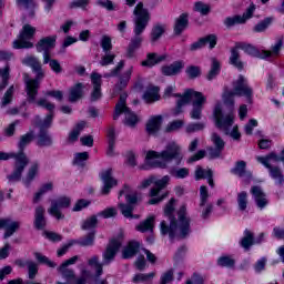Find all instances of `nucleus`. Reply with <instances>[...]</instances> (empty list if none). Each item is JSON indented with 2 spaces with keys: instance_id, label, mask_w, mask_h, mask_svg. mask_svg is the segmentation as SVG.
<instances>
[{
  "instance_id": "f704fd0d",
  "label": "nucleus",
  "mask_w": 284,
  "mask_h": 284,
  "mask_svg": "<svg viewBox=\"0 0 284 284\" xmlns=\"http://www.w3.org/2000/svg\"><path fill=\"white\" fill-rule=\"evenodd\" d=\"M53 121H54V113H48L42 121L40 120L37 122V126L39 128V130L49 132V130L52 128Z\"/></svg>"
},
{
  "instance_id": "f3484780",
  "label": "nucleus",
  "mask_w": 284,
  "mask_h": 284,
  "mask_svg": "<svg viewBox=\"0 0 284 284\" xmlns=\"http://www.w3.org/2000/svg\"><path fill=\"white\" fill-rule=\"evenodd\" d=\"M0 223L4 225L1 226L4 230L3 239H10V236H14L19 227H21V223L18 221H12L10 219H0Z\"/></svg>"
},
{
  "instance_id": "58836bf2",
  "label": "nucleus",
  "mask_w": 284,
  "mask_h": 284,
  "mask_svg": "<svg viewBox=\"0 0 284 284\" xmlns=\"http://www.w3.org/2000/svg\"><path fill=\"white\" fill-rule=\"evenodd\" d=\"M223 24L230 30V28H234V26H243L244 22L241 18V14H235L233 17H226L223 21Z\"/></svg>"
},
{
  "instance_id": "cd10ccee",
  "label": "nucleus",
  "mask_w": 284,
  "mask_h": 284,
  "mask_svg": "<svg viewBox=\"0 0 284 284\" xmlns=\"http://www.w3.org/2000/svg\"><path fill=\"white\" fill-rule=\"evenodd\" d=\"M154 216H149L144 221L140 222V224L135 226V230L142 234H145V232H154Z\"/></svg>"
},
{
  "instance_id": "72a5a7b5",
  "label": "nucleus",
  "mask_w": 284,
  "mask_h": 284,
  "mask_svg": "<svg viewBox=\"0 0 284 284\" xmlns=\"http://www.w3.org/2000/svg\"><path fill=\"white\" fill-rule=\"evenodd\" d=\"M12 48L14 50H30L31 48H34V43L29 41L27 38L19 36V39L13 41Z\"/></svg>"
},
{
  "instance_id": "a878e982",
  "label": "nucleus",
  "mask_w": 284,
  "mask_h": 284,
  "mask_svg": "<svg viewBox=\"0 0 284 284\" xmlns=\"http://www.w3.org/2000/svg\"><path fill=\"white\" fill-rule=\"evenodd\" d=\"M243 234L244 236L241 239L240 245L247 252L252 248V245H254V233L248 229H245Z\"/></svg>"
},
{
  "instance_id": "a18cd8bd",
  "label": "nucleus",
  "mask_w": 284,
  "mask_h": 284,
  "mask_svg": "<svg viewBox=\"0 0 284 284\" xmlns=\"http://www.w3.org/2000/svg\"><path fill=\"white\" fill-rule=\"evenodd\" d=\"M156 276L154 272L151 273H138L133 276V283H150Z\"/></svg>"
},
{
  "instance_id": "c85d7f7f",
  "label": "nucleus",
  "mask_w": 284,
  "mask_h": 284,
  "mask_svg": "<svg viewBox=\"0 0 284 284\" xmlns=\"http://www.w3.org/2000/svg\"><path fill=\"white\" fill-rule=\"evenodd\" d=\"M97 240V231L92 230L84 237L80 240H75V245H80L81 247H92L94 245V241Z\"/></svg>"
},
{
  "instance_id": "9b49d317",
  "label": "nucleus",
  "mask_w": 284,
  "mask_h": 284,
  "mask_svg": "<svg viewBox=\"0 0 284 284\" xmlns=\"http://www.w3.org/2000/svg\"><path fill=\"white\" fill-rule=\"evenodd\" d=\"M185 68V62L183 60H178L171 64H164L161 67V74L163 77H179L183 69Z\"/></svg>"
},
{
  "instance_id": "a211bd4d",
  "label": "nucleus",
  "mask_w": 284,
  "mask_h": 284,
  "mask_svg": "<svg viewBox=\"0 0 284 284\" xmlns=\"http://www.w3.org/2000/svg\"><path fill=\"white\" fill-rule=\"evenodd\" d=\"M231 174L239 176L240 179H252V171H247V162L240 160L235 162L234 168L230 170Z\"/></svg>"
},
{
  "instance_id": "a19ab883",
  "label": "nucleus",
  "mask_w": 284,
  "mask_h": 284,
  "mask_svg": "<svg viewBox=\"0 0 284 284\" xmlns=\"http://www.w3.org/2000/svg\"><path fill=\"white\" fill-rule=\"evenodd\" d=\"M99 225V219L97 215H91L87 220H84L81 224V230L88 231V230H95V227Z\"/></svg>"
},
{
  "instance_id": "bf43d9fd",
  "label": "nucleus",
  "mask_w": 284,
  "mask_h": 284,
  "mask_svg": "<svg viewBox=\"0 0 284 284\" xmlns=\"http://www.w3.org/2000/svg\"><path fill=\"white\" fill-rule=\"evenodd\" d=\"M205 130V123L203 122H192L186 125V134H192L194 132H201Z\"/></svg>"
},
{
  "instance_id": "338daca9",
  "label": "nucleus",
  "mask_w": 284,
  "mask_h": 284,
  "mask_svg": "<svg viewBox=\"0 0 284 284\" xmlns=\"http://www.w3.org/2000/svg\"><path fill=\"white\" fill-rule=\"evenodd\" d=\"M183 125H185V122L183 120H174L166 125L165 132H176L178 130H181Z\"/></svg>"
},
{
  "instance_id": "5701e85b",
  "label": "nucleus",
  "mask_w": 284,
  "mask_h": 284,
  "mask_svg": "<svg viewBox=\"0 0 284 284\" xmlns=\"http://www.w3.org/2000/svg\"><path fill=\"white\" fill-rule=\"evenodd\" d=\"M53 143L54 141L52 140V135H50V131L39 130L37 140L38 148H50Z\"/></svg>"
},
{
  "instance_id": "b1692460",
  "label": "nucleus",
  "mask_w": 284,
  "mask_h": 284,
  "mask_svg": "<svg viewBox=\"0 0 284 284\" xmlns=\"http://www.w3.org/2000/svg\"><path fill=\"white\" fill-rule=\"evenodd\" d=\"M89 267H94V281L99 283V278L103 275V264L99 262V255H93L91 258L88 260Z\"/></svg>"
},
{
  "instance_id": "473e14b6",
  "label": "nucleus",
  "mask_w": 284,
  "mask_h": 284,
  "mask_svg": "<svg viewBox=\"0 0 284 284\" xmlns=\"http://www.w3.org/2000/svg\"><path fill=\"white\" fill-rule=\"evenodd\" d=\"M216 265L219 267H227V270H234L236 267V260L230 255H222L217 258Z\"/></svg>"
},
{
  "instance_id": "e433bc0d",
  "label": "nucleus",
  "mask_w": 284,
  "mask_h": 284,
  "mask_svg": "<svg viewBox=\"0 0 284 284\" xmlns=\"http://www.w3.org/2000/svg\"><path fill=\"white\" fill-rule=\"evenodd\" d=\"M169 174L173 176V179H187L190 176V170L187 168H171Z\"/></svg>"
},
{
  "instance_id": "4d7b16f0",
  "label": "nucleus",
  "mask_w": 284,
  "mask_h": 284,
  "mask_svg": "<svg viewBox=\"0 0 284 284\" xmlns=\"http://www.w3.org/2000/svg\"><path fill=\"white\" fill-rule=\"evenodd\" d=\"M237 205L241 212L247 210V192L242 191L237 194Z\"/></svg>"
},
{
  "instance_id": "ddd939ff",
  "label": "nucleus",
  "mask_w": 284,
  "mask_h": 284,
  "mask_svg": "<svg viewBox=\"0 0 284 284\" xmlns=\"http://www.w3.org/2000/svg\"><path fill=\"white\" fill-rule=\"evenodd\" d=\"M163 125V115H152L145 124V132L149 135L159 134Z\"/></svg>"
},
{
  "instance_id": "4468645a",
  "label": "nucleus",
  "mask_w": 284,
  "mask_h": 284,
  "mask_svg": "<svg viewBox=\"0 0 284 284\" xmlns=\"http://www.w3.org/2000/svg\"><path fill=\"white\" fill-rule=\"evenodd\" d=\"M168 59L166 54H159L156 52H149L146 53L145 60L141 61L140 65L142 68L152 69L154 65H159V63H163Z\"/></svg>"
},
{
  "instance_id": "bb28decb",
  "label": "nucleus",
  "mask_w": 284,
  "mask_h": 284,
  "mask_svg": "<svg viewBox=\"0 0 284 284\" xmlns=\"http://www.w3.org/2000/svg\"><path fill=\"white\" fill-rule=\"evenodd\" d=\"M80 99H83V83L78 82L70 90L69 101L75 103V101H79Z\"/></svg>"
},
{
  "instance_id": "aec40b11",
  "label": "nucleus",
  "mask_w": 284,
  "mask_h": 284,
  "mask_svg": "<svg viewBox=\"0 0 284 284\" xmlns=\"http://www.w3.org/2000/svg\"><path fill=\"white\" fill-rule=\"evenodd\" d=\"M33 225L38 231H45L48 221L45 220V209L42 205L36 207Z\"/></svg>"
},
{
  "instance_id": "c9c22d12",
  "label": "nucleus",
  "mask_w": 284,
  "mask_h": 284,
  "mask_svg": "<svg viewBox=\"0 0 284 284\" xmlns=\"http://www.w3.org/2000/svg\"><path fill=\"white\" fill-rule=\"evenodd\" d=\"M273 21H274V18L272 17L264 18L262 21L257 22L253 27V32H256V33L265 32V30H267V28L272 26Z\"/></svg>"
},
{
  "instance_id": "423d86ee",
  "label": "nucleus",
  "mask_w": 284,
  "mask_h": 284,
  "mask_svg": "<svg viewBox=\"0 0 284 284\" xmlns=\"http://www.w3.org/2000/svg\"><path fill=\"white\" fill-rule=\"evenodd\" d=\"M192 103V109L190 111V118L193 121H201L203 119V110L205 103H207V98L201 91H194V89H186L184 91L183 99L176 101L173 114L179 116L183 112V105Z\"/></svg>"
},
{
  "instance_id": "7ed1b4c3",
  "label": "nucleus",
  "mask_w": 284,
  "mask_h": 284,
  "mask_svg": "<svg viewBox=\"0 0 284 284\" xmlns=\"http://www.w3.org/2000/svg\"><path fill=\"white\" fill-rule=\"evenodd\" d=\"M22 63L23 65L31 68L33 74H36L34 79L24 80L28 103H36L38 108H43L44 110H48L49 113H54V103L48 102L45 99L37 101L39 89L41 88V81L45 79V72L43 71L41 61H39V58L34 55H29L22 60Z\"/></svg>"
},
{
  "instance_id": "09e8293b",
  "label": "nucleus",
  "mask_w": 284,
  "mask_h": 284,
  "mask_svg": "<svg viewBox=\"0 0 284 284\" xmlns=\"http://www.w3.org/2000/svg\"><path fill=\"white\" fill-rule=\"evenodd\" d=\"M42 236H44L47 239V241H50L51 243H61V241H63V235H61L54 231L44 230L42 232Z\"/></svg>"
},
{
  "instance_id": "393cba45",
  "label": "nucleus",
  "mask_w": 284,
  "mask_h": 284,
  "mask_svg": "<svg viewBox=\"0 0 284 284\" xmlns=\"http://www.w3.org/2000/svg\"><path fill=\"white\" fill-rule=\"evenodd\" d=\"M219 74H221V61H219L216 58H212L211 69L206 74V81H214Z\"/></svg>"
},
{
  "instance_id": "7c9ffc66",
  "label": "nucleus",
  "mask_w": 284,
  "mask_h": 284,
  "mask_svg": "<svg viewBox=\"0 0 284 284\" xmlns=\"http://www.w3.org/2000/svg\"><path fill=\"white\" fill-rule=\"evenodd\" d=\"M165 34V24L156 23L152 27L150 33V41L151 43H156L161 37Z\"/></svg>"
},
{
  "instance_id": "e2e57ef3",
  "label": "nucleus",
  "mask_w": 284,
  "mask_h": 284,
  "mask_svg": "<svg viewBox=\"0 0 284 284\" xmlns=\"http://www.w3.org/2000/svg\"><path fill=\"white\" fill-rule=\"evenodd\" d=\"M27 267L30 281H34L37 274H39V265L32 261H27Z\"/></svg>"
},
{
  "instance_id": "39448f33",
  "label": "nucleus",
  "mask_w": 284,
  "mask_h": 284,
  "mask_svg": "<svg viewBox=\"0 0 284 284\" xmlns=\"http://www.w3.org/2000/svg\"><path fill=\"white\" fill-rule=\"evenodd\" d=\"M134 16V37L131 38L128 48H126V58L134 59V54H136V50H140L141 45H143V32H145V28L150 23V11L144 8L143 2H138L133 10Z\"/></svg>"
},
{
  "instance_id": "dca6fc26",
  "label": "nucleus",
  "mask_w": 284,
  "mask_h": 284,
  "mask_svg": "<svg viewBox=\"0 0 284 284\" xmlns=\"http://www.w3.org/2000/svg\"><path fill=\"white\" fill-rule=\"evenodd\" d=\"M251 194L260 210L267 207V203L270 202L267 201V195L265 194V192H263V189H261V186L253 185L251 187Z\"/></svg>"
},
{
  "instance_id": "6e6552de",
  "label": "nucleus",
  "mask_w": 284,
  "mask_h": 284,
  "mask_svg": "<svg viewBox=\"0 0 284 284\" xmlns=\"http://www.w3.org/2000/svg\"><path fill=\"white\" fill-rule=\"evenodd\" d=\"M36 135L34 131H29L26 134L20 136V140L18 142V153L14 154L16 156V164L13 172L9 175H7L8 181L10 182H19L21 181V176H23V171L28 166V163H30V160H28V155H26V148L34 141Z\"/></svg>"
},
{
  "instance_id": "603ef678",
  "label": "nucleus",
  "mask_w": 284,
  "mask_h": 284,
  "mask_svg": "<svg viewBox=\"0 0 284 284\" xmlns=\"http://www.w3.org/2000/svg\"><path fill=\"white\" fill-rule=\"evenodd\" d=\"M134 206L128 204V203H120L119 204V210L121 212V214L124 216V219H129L134 216Z\"/></svg>"
},
{
  "instance_id": "9d476101",
  "label": "nucleus",
  "mask_w": 284,
  "mask_h": 284,
  "mask_svg": "<svg viewBox=\"0 0 284 284\" xmlns=\"http://www.w3.org/2000/svg\"><path fill=\"white\" fill-rule=\"evenodd\" d=\"M100 180L102 181L103 185L101 189V194L103 196H108L110 192H112V187H116L119 185V181L112 176V168L103 170L100 174Z\"/></svg>"
},
{
  "instance_id": "6ab92c4d",
  "label": "nucleus",
  "mask_w": 284,
  "mask_h": 284,
  "mask_svg": "<svg viewBox=\"0 0 284 284\" xmlns=\"http://www.w3.org/2000/svg\"><path fill=\"white\" fill-rule=\"evenodd\" d=\"M140 252H141V242L136 240H132L122 250V258L124 260L134 258V256H136V254H139Z\"/></svg>"
},
{
  "instance_id": "79ce46f5",
  "label": "nucleus",
  "mask_w": 284,
  "mask_h": 284,
  "mask_svg": "<svg viewBox=\"0 0 284 284\" xmlns=\"http://www.w3.org/2000/svg\"><path fill=\"white\" fill-rule=\"evenodd\" d=\"M139 123V115L132 111V109L126 112L124 118V125H128L129 128H136V124Z\"/></svg>"
},
{
  "instance_id": "412c9836",
  "label": "nucleus",
  "mask_w": 284,
  "mask_h": 284,
  "mask_svg": "<svg viewBox=\"0 0 284 284\" xmlns=\"http://www.w3.org/2000/svg\"><path fill=\"white\" fill-rule=\"evenodd\" d=\"M132 72H134V67H130L120 75L119 82L115 84L116 92H123V90L128 88V83H130V79H132Z\"/></svg>"
},
{
  "instance_id": "1a4fd4ad",
  "label": "nucleus",
  "mask_w": 284,
  "mask_h": 284,
  "mask_svg": "<svg viewBox=\"0 0 284 284\" xmlns=\"http://www.w3.org/2000/svg\"><path fill=\"white\" fill-rule=\"evenodd\" d=\"M72 205V200L69 196H60L57 201L51 203L49 209V214L53 216L57 221H63L65 215L61 212V210H68Z\"/></svg>"
},
{
  "instance_id": "c756f323",
  "label": "nucleus",
  "mask_w": 284,
  "mask_h": 284,
  "mask_svg": "<svg viewBox=\"0 0 284 284\" xmlns=\"http://www.w3.org/2000/svg\"><path fill=\"white\" fill-rule=\"evenodd\" d=\"M37 174H39V162H33L27 173L26 179L23 180V185L26 187H30V185H32V181L37 179Z\"/></svg>"
},
{
  "instance_id": "6e6d98bb",
  "label": "nucleus",
  "mask_w": 284,
  "mask_h": 284,
  "mask_svg": "<svg viewBox=\"0 0 284 284\" xmlns=\"http://www.w3.org/2000/svg\"><path fill=\"white\" fill-rule=\"evenodd\" d=\"M88 6H90V0H73L69 3V9L77 10L80 8V10H88Z\"/></svg>"
},
{
  "instance_id": "13d9d810",
  "label": "nucleus",
  "mask_w": 284,
  "mask_h": 284,
  "mask_svg": "<svg viewBox=\"0 0 284 284\" xmlns=\"http://www.w3.org/2000/svg\"><path fill=\"white\" fill-rule=\"evenodd\" d=\"M92 201L85 199H79L72 207V212H82L85 207H90Z\"/></svg>"
},
{
  "instance_id": "774afa93",
  "label": "nucleus",
  "mask_w": 284,
  "mask_h": 284,
  "mask_svg": "<svg viewBox=\"0 0 284 284\" xmlns=\"http://www.w3.org/2000/svg\"><path fill=\"white\" fill-rule=\"evenodd\" d=\"M34 257L38 262L42 263L43 265H48V267H57V264L53 261H51L50 258H48V256L39 252L34 253Z\"/></svg>"
},
{
  "instance_id": "49530a36",
  "label": "nucleus",
  "mask_w": 284,
  "mask_h": 284,
  "mask_svg": "<svg viewBox=\"0 0 284 284\" xmlns=\"http://www.w3.org/2000/svg\"><path fill=\"white\" fill-rule=\"evenodd\" d=\"M36 33H37V29L34 27H32L30 24H24L20 32V37L22 39H27L30 41V39H34Z\"/></svg>"
},
{
  "instance_id": "8fccbe9b",
  "label": "nucleus",
  "mask_w": 284,
  "mask_h": 284,
  "mask_svg": "<svg viewBox=\"0 0 284 284\" xmlns=\"http://www.w3.org/2000/svg\"><path fill=\"white\" fill-rule=\"evenodd\" d=\"M143 99L146 103H152L159 99V88L153 87L143 93Z\"/></svg>"
},
{
  "instance_id": "f257e3e1",
  "label": "nucleus",
  "mask_w": 284,
  "mask_h": 284,
  "mask_svg": "<svg viewBox=\"0 0 284 284\" xmlns=\"http://www.w3.org/2000/svg\"><path fill=\"white\" fill-rule=\"evenodd\" d=\"M232 85V91H225L223 93V103L229 108L230 112L226 115H223V109L221 105H216L213 110L215 125L220 130H227V128H232V125H234L235 97H243L248 105L254 103V89L250 85V81H247L245 75L240 74L237 79L233 81Z\"/></svg>"
},
{
  "instance_id": "680f3d73",
  "label": "nucleus",
  "mask_w": 284,
  "mask_h": 284,
  "mask_svg": "<svg viewBox=\"0 0 284 284\" xmlns=\"http://www.w3.org/2000/svg\"><path fill=\"white\" fill-rule=\"evenodd\" d=\"M210 199V191L207 186L201 185L200 186V207H205L207 205V200Z\"/></svg>"
},
{
  "instance_id": "2eb2a0df",
  "label": "nucleus",
  "mask_w": 284,
  "mask_h": 284,
  "mask_svg": "<svg viewBox=\"0 0 284 284\" xmlns=\"http://www.w3.org/2000/svg\"><path fill=\"white\" fill-rule=\"evenodd\" d=\"M190 26V14L187 12L181 13L179 18H176L173 32L175 37H181L185 30H187V27Z\"/></svg>"
},
{
  "instance_id": "c03bdc74",
  "label": "nucleus",
  "mask_w": 284,
  "mask_h": 284,
  "mask_svg": "<svg viewBox=\"0 0 284 284\" xmlns=\"http://www.w3.org/2000/svg\"><path fill=\"white\" fill-rule=\"evenodd\" d=\"M185 74H186L187 79H190L191 81H194V79H199V77H201V74H202L201 67L189 65L185 69Z\"/></svg>"
},
{
  "instance_id": "69168bd1",
  "label": "nucleus",
  "mask_w": 284,
  "mask_h": 284,
  "mask_svg": "<svg viewBox=\"0 0 284 284\" xmlns=\"http://www.w3.org/2000/svg\"><path fill=\"white\" fill-rule=\"evenodd\" d=\"M116 251H112L111 248H105V251L102 254L103 257V265H110L112 261L116 257Z\"/></svg>"
},
{
  "instance_id": "de8ad7c7",
  "label": "nucleus",
  "mask_w": 284,
  "mask_h": 284,
  "mask_svg": "<svg viewBox=\"0 0 284 284\" xmlns=\"http://www.w3.org/2000/svg\"><path fill=\"white\" fill-rule=\"evenodd\" d=\"M14 97V85H10L8 90L4 92L1 98V108H6V105H10L12 103V99Z\"/></svg>"
},
{
  "instance_id": "ea45409f",
  "label": "nucleus",
  "mask_w": 284,
  "mask_h": 284,
  "mask_svg": "<svg viewBox=\"0 0 284 284\" xmlns=\"http://www.w3.org/2000/svg\"><path fill=\"white\" fill-rule=\"evenodd\" d=\"M90 159V153L88 151L78 152L73 158V165H79V168H83L85 165V161Z\"/></svg>"
},
{
  "instance_id": "3c124183",
  "label": "nucleus",
  "mask_w": 284,
  "mask_h": 284,
  "mask_svg": "<svg viewBox=\"0 0 284 284\" xmlns=\"http://www.w3.org/2000/svg\"><path fill=\"white\" fill-rule=\"evenodd\" d=\"M130 108L128 106V104H119L116 103L114 106V112H113V121H119V116H121V114H128V112H130Z\"/></svg>"
},
{
  "instance_id": "f8f14e48",
  "label": "nucleus",
  "mask_w": 284,
  "mask_h": 284,
  "mask_svg": "<svg viewBox=\"0 0 284 284\" xmlns=\"http://www.w3.org/2000/svg\"><path fill=\"white\" fill-rule=\"evenodd\" d=\"M55 48L57 34L43 37L36 43L37 52H48L54 50Z\"/></svg>"
},
{
  "instance_id": "0eeeda50",
  "label": "nucleus",
  "mask_w": 284,
  "mask_h": 284,
  "mask_svg": "<svg viewBox=\"0 0 284 284\" xmlns=\"http://www.w3.org/2000/svg\"><path fill=\"white\" fill-rule=\"evenodd\" d=\"M239 50H243L248 57L254 59H271L272 52L270 50H258L254 44L247 42H235V45L231 48V55L229 58L230 65H233L239 72H243L245 63L241 61V53Z\"/></svg>"
},
{
  "instance_id": "052dcab7",
  "label": "nucleus",
  "mask_w": 284,
  "mask_h": 284,
  "mask_svg": "<svg viewBox=\"0 0 284 284\" xmlns=\"http://www.w3.org/2000/svg\"><path fill=\"white\" fill-rule=\"evenodd\" d=\"M73 245H77V240H69L68 243L63 244L60 248H58L57 256L59 258H61V256H65V254H68V250H70V247H73Z\"/></svg>"
},
{
  "instance_id": "2f4dec72",
  "label": "nucleus",
  "mask_w": 284,
  "mask_h": 284,
  "mask_svg": "<svg viewBox=\"0 0 284 284\" xmlns=\"http://www.w3.org/2000/svg\"><path fill=\"white\" fill-rule=\"evenodd\" d=\"M52 190H54V184L52 182L42 184L39 191L33 195V203H39V201H41V196H43V194H48V192H52Z\"/></svg>"
},
{
  "instance_id": "f03ea898",
  "label": "nucleus",
  "mask_w": 284,
  "mask_h": 284,
  "mask_svg": "<svg viewBox=\"0 0 284 284\" xmlns=\"http://www.w3.org/2000/svg\"><path fill=\"white\" fill-rule=\"evenodd\" d=\"M174 199L170 200V203L164 207V216L169 220L170 224L162 220L160 223V232L162 236H169L170 241L174 239H187L190 236V223L187 217V206L182 205L178 210V219L174 215Z\"/></svg>"
},
{
  "instance_id": "4be33fe9",
  "label": "nucleus",
  "mask_w": 284,
  "mask_h": 284,
  "mask_svg": "<svg viewBox=\"0 0 284 284\" xmlns=\"http://www.w3.org/2000/svg\"><path fill=\"white\" fill-rule=\"evenodd\" d=\"M19 8H24L28 10V17L34 19L37 14V0H16Z\"/></svg>"
},
{
  "instance_id": "864d4df0",
  "label": "nucleus",
  "mask_w": 284,
  "mask_h": 284,
  "mask_svg": "<svg viewBox=\"0 0 284 284\" xmlns=\"http://www.w3.org/2000/svg\"><path fill=\"white\" fill-rule=\"evenodd\" d=\"M210 172H213L212 169H203V166L197 165L195 168V173H194V179L195 181H203L205 179H207V175L210 174Z\"/></svg>"
},
{
  "instance_id": "37998d69",
  "label": "nucleus",
  "mask_w": 284,
  "mask_h": 284,
  "mask_svg": "<svg viewBox=\"0 0 284 284\" xmlns=\"http://www.w3.org/2000/svg\"><path fill=\"white\" fill-rule=\"evenodd\" d=\"M193 10L194 12H200L202 17H207V14L212 12V7L203 1H197L194 3Z\"/></svg>"
},
{
  "instance_id": "0e129e2a",
  "label": "nucleus",
  "mask_w": 284,
  "mask_h": 284,
  "mask_svg": "<svg viewBox=\"0 0 284 284\" xmlns=\"http://www.w3.org/2000/svg\"><path fill=\"white\" fill-rule=\"evenodd\" d=\"M100 45L103 50V52L108 53L112 50L113 45H112V38L110 36H102L101 40H100Z\"/></svg>"
},
{
  "instance_id": "4c0bfd02",
  "label": "nucleus",
  "mask_w": 284,
  "mask_h": 284,
  "mask_svg": "<svg viewBox=\"0 0 284 284\" xmlns=\"http://www.w3.org/2000/svg\"><path fill=\"white\" fill-rule=\"evenodd\" d=\"M200 39L202 40L204 48L209 45V50H214V48H216V44L219 43V37H216V34L214 33H210Z\"/></svg>"
},
{
  "instance_id": "5fc2aeb1",
  "label": "nucleus",
  "mask_w": 284,
  "mask_h": 284,
  "mask_svg": "<svg viewBox=\"0 0 284 284\" xmlns=\"http://www.w3.org/2000/svg\"><path fill=\"white\" fill-rule=\"evenodd\" d=\"M124 199L128 205H131L132 207H136L138 203H141V197L139 196V193H126L124 194Z\"/></svg>"
},
{
  "instance_id": "20e7f679",
  "label": "nucleus",
  "mask_w": 284,
  "mask_h": 284,
  "mask_svg": "<svg viewBox=\"0 0 284 284\" xmlns=\"http://www.w3.org/2000/svg\"><path fill=\"white\" fill-rule=\"evenodd\" d=\"M175 161V165L183 163V151L176 142H170L161 152L150 150L146 152L141 170H168V164Z\"/></svg>"
}]
</instances>
